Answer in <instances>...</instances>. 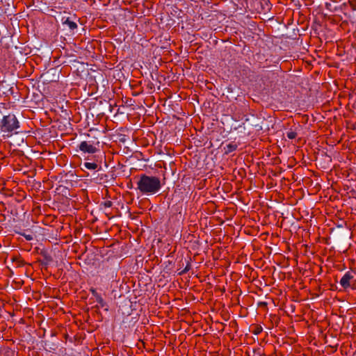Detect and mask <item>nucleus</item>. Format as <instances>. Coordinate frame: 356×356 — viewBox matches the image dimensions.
Returning <instances> with one entry per match:
<instances>
[{
    "instance_id": "ddd939ff",
    "label": "nucleus",
    "mask_w": 356,
    "mask_h": 356,
    "mask_svg": "<svg viewBox=\"0 0 356 356\" xmlns=\"http://www.w3.org/2000/svg\"><path fill=\"white\" fill-rule=\"evenodd\" d=\"M99 178V181H106L108 179V175L106 174H98V176L96 179Z\"/></svg>"
},
{
    "instance_id": "a211bd4d",
    "label": "nucleus",
    "mask_w": 356,
    "mask_h": 356,
    "mask_svg": "<svg viewBox=\"0 0 356 356\" xmlns=\"http://www.w3.org/2000/svg\"><path fill=\"white\" fill-rule=\"evenodd\" d=\"M113 203L111 201H106L104 203L105 207L109 208L112 206Z\"/></svg>"
},
{
    "instance_id": "bb28decb",
    "label": "nucleus",
    "mask_w": 356,
    "mask_h": 356,
    "mask_svg": "<svg viewBox=\"0 0 356 356\" xmlns=\"http://www.w3.org/2000/svg\"><path fill=\"white\" fill-rule=\"evenodd\" d=\"M38 318H40V316L39 315V314H38L37 316H36Z\"/></svg>"
},
{
    "instance_id": "dca6fc26",
    "label": "nucleus",
    "mask_w": 356,
    "mask_h": 356,
    "mask_svg": "<svg viewBox=\"0 0 356 356\" xmlns=\"http://www.w3.org/2000/svg\"><path fill=\"white\" fill-rule=\"evenodd\" d=\"M90 291L95 298L100 295V293H97V290L94 288H90Z\"/></svg>"
},
{
    "instance_id": "f3484780",
    "label": "nucleus",
    "mask_w": 356,
    "mask_h": 356,
    "mask_svg": "<svg viewBox=\"0 0 356 356\" xmlns=\"http://www.w3.org/2000/svg\"><path fill=\"white\" fill-rule=\"evenodd\" d=\"M190 268H191V265L190 264L188 263L186 266L185 267V268L179 273L181 275H183V274H185L189 270H190Z\"/></svg>"
},
{
    "instance_id": "39448f33",
    "label": "nucleus",
    "mask_w": 356,
    "mask_h": 356,
    "mask_svg": "<svg viewBox=\"0 0 356 356\" xmlns=\"http://www.w3.org/2000/svg\"><path fill=\"white\" fill-rule=\"evenodd\" d=\"M253 3L259 5V8H256V10L259 13H266L271 10L272 5L269 0H252Z\"/></svg>"
},
{
    "instance_id": "a878e982",
    "label": "nucleus",
    "mask_w": 356,
    "mask_h": 356,
    "mask_svg": "<svg viewBox=\"0 0 356 356\" xmlns=\"http://www.w3.org/2000/svg\"><path fill=\"white\" fill-rule=\"evenodd\" d=\"M304 315L305 314H307V316H309L310 313L309 312H307V313H303Z\"/></svg>"
},
{
    "instance_id": "6ab92c4d",
    "label": "nucleus",
    "mask_w": 356,
    "mask_h": 356,
    "mask_svg": "<svg viewBox=\"0 0 356 356\" xmlns=\"http://www.w3.org/2000/svg\"><path fill=\"white\" fill-rule=\"evenodd\" d=\"M222 317L223 320L227 321L229 319V313L225 312L222 313Z\"/></svg>"
},
{
    "instance_id": "4468645a",
    "label": "nucleus",
    "mask_w": 356,
    "mask_h": 356,
    "mask_svg": "<svg viewBox=\"0 0 356 356\" xmlns=\"http://www.w3.org/2000/svg\"><path fill=\"white\" fill-rule=\"evenodd\" d=\"M251 125L254 127L256 131H261L263 129V127L260 123L251 124Z\"/></svg>"
},
{
    "instance_id": "c85d7f7f",
    "label": "nucleus",
    "mask_w": 356,
    "mask_h": 356,
    "mask_svg": "<svg viewBox=\"0 0 356 356\" xmlns=\"http://www.w3.org/2000/svg\"><path fill=\"white\" fill-rule=\"evenodd\" d=\"M22 133H23L22 131H20V133H19V134H22V137H24V134H22Z\"/></svg>"
},
{
    "instance_id": "2eb2a0df",
    "label": "nucleus",
    "mask_w": 356,
    "mask_h": 356,
    "mask_svg": "<svg viewBox=\"0 0 356 356\" xmlns=\"http://www.w3.org/2000/svg\"><path fill=\"white\" fill-rule=\"evenodd\" d=\"M20 234L23 236L27 241H32L33 239L32 234H26L25 233H20Z\"/></svg>"
},
{
    "instance_id": "f257e3e1",
    "label": "nucleus",
    "mask_w": 356,
    "mask_h": 356,
    "mask_svg": "<svg viewBox=\"0 0 356 356\" xmlns=\"http://www.w3.org/2000/svg\"><path fill=\"white\" fill-rule=\"evenodd\" d=\"M137 189L142 194L152 195L159 193L161 188V183L159 177L149 176L142 174L138 176L137 181Z\"/></svg>"
},
{
    "instance_id": "20e7f679",
    "label": "nucleus",
    "mask_w": 356,
    "mask_h": 356,
    "mask_svg": "<svg viewBox=\"0 0 356 356\" xmlns=\"http://www.w3.org/2000/svg\"><path fill=\"white\" fill-rule=\"evenodd\" d=\"M85 160L86 161L82 164L83 168L97 171H99L102 169V156L95 155L92 162L88 161V160H89L88 157L86 158Z\"/></svg>"
},
{
    "instance_id": "f03ea898",
    "label": "nucleus",
    "mask_w": 356,
    "mask_h": 356,
    "mask_svg": "<svg viewBox=\"0 0 356 356\" xmlns=\"http://www.w3.org/2000/svg\"><path fill=\"white\" fill-rule=\"evenodd\" d=\"M19 128V122L13 113L3 115L0 119V136L3 139L19 135L20 133Z\"/></svg>"
},
{
    "instance_id": "1a4fd4ad",
    "label": "nucleus",
    "mask_w": 356,
    "mask_h": 356,
    "mask_svg": "<svg viewBox=\"0 0 356 356\" xmlns=\"http://www.w3.org/2000/svg\"><path fill=\"white\" fill-rule=\"evenodd\" d=\"M268 318L271 322L273 326H277L280 321V316L275 313H270Z\"/></svg>"
},
{
    "instance_id": "423d86ee",
    "label": "nucleus",
    "mask_w": 356,
    "mask_h": 356,
    "mask_svg": "<svg viewBox=\"0 0 356 356\" xmlns=\"http://www.w3.org/2000/svg\"><path fill=\"white\" fill-rule=\"evenodd\" d=\"M353 279V275L349 271L346 272L339 281L341 286L346 290L350 288L351 284L350 282Z\"/></svg>"
},
{
    "instance_id": "6e6552de",
    "label": "nucleus",
    "mask_w": 356,
    "mask_h": 356,
    "mask_svg": "<svg viewBox=\"0 0 356 356\" xmlns=\"http://www.w3.org/2000/svg\"><path fill=\"white\" fill-rule=\"evenodd\" d=\"M63 24L64 26H67L71 31H74L77 29L76 23L72 21L70 17H67L64 21H63Z\"/></svg>"
},
{
    "instance_id": "0eeeda50",
    "label": "nucleus",
    "mask_w": 356,
    "mask_h": 356,
    "mask_svg": "<svg viewBox=\"0 0 356 356\" xmlns=\"http://www.w3.org/2000/svg\"><path fill=\"white\" fill-rule=\"evenodd\" d=\"M95 299L97 303L95 306L97 309H103L105 312L108 310V305L107 302L104 300L101 294Z\"/></svg>"
},
{
    "instance_id": "9b49d317",
    "label": "nucleus",
    "mask_w": 356,
    "mask_h": 356,
    "mask_svg": "<svg viewBox=\"0 0 356 356\" xmlns=\"http://www.w3.org/2000/svg\"><path fill=\"white\" fill-rule=\"evenodd\" d=\"M262 330H263V329L261 325H254L252 326V332L255 335H258L262 332Z\"/></svg>"
},
{
    "instance_id": "c756f323",
    "label": "nucleus",
    "mask_w": 356,
    "mask_h": 356,
    "mask_svg": "<svg viewBox=\"0 0 356 356\" xmlns=\"http://www.w3.org/2000/svg\"><path fill=\"white\" fill-rule=\"evenodd\" d=\"M12 316L14 315V312L10 313Z\"/></svg>"
},
{
    "instance_id": "b1692460",
    "label": "nucleus",
    "mask_w": 356,
    "mask_h": 356,
    "mask_svg": "<svg viewBox=\"0 0 356 356\" xmlns=\"http://www.w3.org/2000/svg\"><path fill=\"white\" fill-rule=\"evenodd\" d=\"M260 305H261V306L266 307V302H261V303H260Z\"/></svg>"
},
{
    "instance_id": "f8f14e48",
    "label": "nucleus",
    "mask_w": 356,
    "mask_h": 356,
    "mask_svg": "<svg viewBox=\"0 0 356 356\" xmlns=\"http://www.w3.org/2000/svg\"><path fill=\"white\" fill-rule=\"evenodd\" d=\"M286 136L289 139H294L297 136V133L291 129L286 132Z\"/></svg>"
},
{
    "instance_id": "9d476101",
    "label": "nucleus",
    "mask_w": 356,
    "mask_h": 356,
    "mask_svg": "<svg viewBox=\"0 0 356 356\" xmlns=\"http://www.w3.org/2000/svg\"><path fill=\"white\" fill-rule=\"evenodd\" d=\"M238 147L237 144L234 143H231L227 144L224 147V151L225 154H228L234 151H235Z\"/></svg>"
},
{
    "instance_id": "7ed1b4c3",
    "label": "nucleus",
    "mask_w": 356,
    "mask_h": 356,
    "mask_svg": "<svg viewBox=\"0 0 356 356\" xmlns=\"http://www.w3.org/2000/svg\"><path fill=\"white\" fill-rule=\"evenodd\" d=\"M99 141H82L79 145V149L83 153L95 154L99 151Z\"/></svg>"
},
{
    "instance_id": "393cba45",
    "label": "nucleus",
    "mask_w": 356,
    "mask_h": 356,
    "mask_svg": "<svg viewBox=\"0 0 356 356\" xmlns=\"http://www.w3.org/2000/svg\"><path fill=\"white\" fill-rule=\"evenodd\" d=\"M94 161V156L91 159H89V160H88V162H92Z\"/></svg>"
},
{
    "instance_id": "aec40b11",
    "label": "nucleus",
    "mask_w": 356,
    "mask_h": 356,
    "mask_svg": "<svg viewBox=\"0 0 356 356\" xmlns=\"http://www.w3.org/2000/svg\"><path fill=\"white\" fill-rule=\"evenodd\" d=\"M15 143L17 145L19 146L22 143H24V137H21L19 139L17 140Z\"/></svg>"
},
{
    "instance_id": "5701e85b",
    "label": "nucleus",
    "mask_w": 356,
    "mask_h": 356,
    "mask_svg": "<svg viewBox=\"0 0 356 356\" xmlns=\"http://www.w3.org/2000/svg\"><path fill=\"white\" fill-rule=\"evenodd\" d=\"M254 8L256 10V8H259V5L254 3Z\"/></svg>"
},
{
    "instance_id": "4be33fe9",
    "label": "nucleus",
    "mask_w": 356,
    "mask_h": 356,
    "mask_svg": "<svg viewBox=\"0 0 356 356\" xmlns=\"http://www.w3.org/2000/svg\"><path fill=\"white\" fill-rule=\"evenodd\" d=\"M229 325H230V326H232V327H233V326H236L237 324H236V321H235V320H234V321H231V322H230Z\"/></svg>"
},
{
    "instance_id": "412c9836",
    "label": "nucleus",
    "mask_w": 356,
    "mask_h": 356,
    "mask_svg": "<svg viewBox=\"0 0 356 356\" xmlns=\"http://www.w3.org/2000/svg\"><path fill=\"white\" fill-rule=\"evenodd\" d=\"M24 261H23V260L19 259V260L17 261V265H18L19 266H23V265H24Z\"/></svg>"
},
{
    "instance_id": "cd10ccee",
    "label": "nucleus",
    "mask_w": 356,
    "mask_h": 356,
    "mask_svg": "<svg viewBox=\"0 0 356 356\" xmlns=\"http://www.w3.org/2000/svg\"><path fill=\"white\" fill-rule=\"evenodd\" d=\"M240 317H245L246 316L245 315H239Z\"/></svg>"
}]
</instances>
